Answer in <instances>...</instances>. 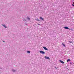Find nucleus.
<instances>
[{
    "mask_svg": "<svg viewBox=\"0 0 74 74\" xmlns=\"http://www.w3.org/2000/svg\"><path fill=\"white\" fill-rule=\"evenodd\" d=\"M3 42H5V41H3Z\"/></svg>",
    "mask_w": 74,
    "mask_h": 74,
    "instance_id": "obj_17",
    "label": "nucleus"
},
{
    "mask_svg": "<svg viewBox=\"0 0 74 74\" xmlns=\"http://www.w3.org/2000/svg\"><path fill=\"white\" fill-rule=\"evenodd\" d=\"M55 69H58V68H56V67H55Z\"/></svg>",
    "mask_w": 74,
    "mask_h": 74,
    "instance_id": "obj_16",
    "label": "nucleus"
},
{
    "mask_svg": "<svg viewBox=\"0 0 74 74\" xmlns=\"http://www.w3.org/2000/svg\"><path fill=\"white\" fill-rule=\"evenodd\" d=\"M12 71L13 72L15 71V70H13Z\"/></svg>",
    "mask_w": 74,
    "mask_h": 74,
    "instance_id": "obj_13",
    "label": "nucleus"
},
{
    "mask_svg": "<svg viewBox=\"0 0 74 74\" xmlns=\"http://www.w3.org/2000/svg\"><path fill=\"white\" fill-rule=\"evenodd\" d=\"M40 19H42V21H44V18H42V17H40Z\"/></svg>",
    "mask_w": 74,
    "mask_h": 74,
    "instance_id": "obj_7",
    "label": "nucleus"
},
{
    "mask_svg": "<svg viewBox=\"0 0 74 74\" xmlns=\"http://www.w3.org/2000/svg\"><path fill=\"white\" fill-rule=\"evenodd\" d=\"M27 52L29 53H30V51H27Z\"/></svg>",
    "mask_w": 74,
    "mask_h": 74,
    "instance_id": "obj_9",
    "label": "nucleus"
},
{
    "mask_svg": "<svg viewBox=\"0 0 74 74\" xmlns=\"http://www.w3.org/2000/svg\"><path fill=\"white\" fill-rule=\"evenodd\" d=\"M43 48H44V49H45V50H46V51H48V49H47V48H46V47H43Z\"/></svg>",
    "mask_w": 74,
    "mask_h": 74,
    "instance_id": "obj_4",
    "label": "nucleus"
},
{
    "mask_svg": "<svg viewBox=\"0 0 74 74\" xmlns=\"http://www.w3.org/2000/svg\"><path fill=\"white\" fill-rule=\"evenodd\" d=\"M64 29H69V28L67 27H64Z\"/></svg>",
    "mask_w": 74,
    "mask_h": 74,
    "instance_id": "obj_6",
    "label": "nucleus"
},
{
    "mask_svg": "<svg viewBox=\"0 0 74 74\" xmlns=\"http://www.w3.org/2000/svg\"><path fill=\"white\" fill-rule=\"evenodd\" d=\"M2 26L4 27H5V28H7V27L5 25L2 24Z\"/></svg>",
    "mask_w": 74,
    "mask_h": 74,
    "instance_id": "obj_5",
    "label": "nucleus"
},
{
    "mask_svg": "<svg viewBox=\"0 0 74 74\" xmlns=\"http://www.w3.org/2000/svg\"><path fill=\"white\" fill-rule=\"evenodd\" d=\"M71 60L70 59H68V60H67V62H70Z\"/></svg>",
    "mask_w": 74,
    "mask_h": 74,
    "instance_id": "obj_8",
    "label": "nucleus"
},
{
    "mask_svg": "<svg viewBox=\"0 0 74 74\" xmlns=\"http://www.w3.org/2000/svg\"><path fill=\"white\" fill-rule=\"evenodd\" d=\"M72 5H73V6H74V5H73V4H72Z\"/></svg>",
    "mask_w": 74,
    "mask_h": 74,
    "instance_id": "obj_15",
    "label": "nucleus"
},
{
    "mask_svg": "<svg viewBox=\"0 0 74 74\" xmlns=\"http://www.w3.org/2000/svg\"><path fill=\"white\" fill-rule=\"evenodd\" d=\"M27 19H28V20H29V21L30 20V18L28 17L27 18Z\"/></svg>",
    "mask_w": 74,
    "mask_h": 74,
    "instance_id": "obj_12",
    "label": "nucleus"
},
{
    "mask_svg": "<svg viewBox=\"0 0 74 74\" xmlns=\"http://www.w3.org/2000/svg\"><path fill=\"white\" fill-rule=\"evenodd\" d=\"M62 45L63 47H65V45H64V43H62Z\"/></svg>",
    "mask_w": 74,
    "mask_h": 74,
    "instance_id": "obj_10",
    "label": "nucleus"
},
{
    "mask_svg": "<svg viewBox=\"0 0 74 74\" xmlns=\"http://www.w3.org/2000/svg\"><path fill=\"white\" fill-rule=\"evenodd\" d=\"M59 61L60 62V63H62V64H64V62H63V61L61 60H60Z\"/></svg>",
    "mask_w": 74,
    "mask_h": 74,
    "instance_id": "obj_3",
    "label": "nucleus"
},
{
    "mask_svg": "<svg viewBox=\"0 0 74 74\" xmlns=\"http://www.w3.org/2000/svg\"><path fill=\"white\" fill-rule=\"evenodd\" d=\"M45 59H48V60H50V58H49L48 57L45 56Z\"/></svg>",
    "mask_w": 74,
    "mask_h": 74,
    "instance_id": "obj_2",
    "label": "nucleus"
},
{
    "mask_svg": "<svg viewBox=\"0 0 74 74\" xmlns=\"http://www.w3.org/2000/svg\"><path fill=\"white\" fill-rule=\"evenodd\" d=\"M38 25H39V26H40V24H38Z\"/></svg>",
    "mask_w": 74,
    "mask_h": 74,
    "instance_id": "obj_14",
    "label": "nucleus"
},
{
    "mask_svg": "<svg viewBox=\"0 0 74 74\" xmlns=\"http://www.w3.org/2000/svg\"><path fill=\"white\" fill-rule=\"evenodd\" d=\"M40 53H42V54H45V52L42 51H40Z\"/></svg>",
    "mask_w": 74,
    "mask_h": 74,
    "instance_id": "obj_1",
    "label": "nucleus"
},
{
    "mask_svg": "<svg viewBox=\"0 0 74 74\" xmlns=\"http://www.w3.org/2000/svg\"><path fill=\"white\" fill-rule=\"evenodd\" d=\"M36 21H40V20L38 18H37Z\"/></svg>",
    "mask_w": 74,
    "mask_h": 74,
    "instance_id": "obj_11",
    "label": "nucleus"
}]
</instances>
